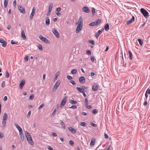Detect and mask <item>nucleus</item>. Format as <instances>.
Returning a JSON list of instances; mask_svg holds the SVG:
<instances>
[{
	"instance_id": "nucleus-1",
	"label": "nucleus",
	"mask_w": 150,
	"mask_h": 150,
	"mask_svg": "<svg viewBox=\"0 0 150 150\" xmlns=\"http://www.w3.org/2000/svg\"><path fill=\"white\" fill-rule=\"evenodd\" d=\"M60 83V81L59 80H58L56 83L54 84V86L52 88V91L55 92L58 88Z\"/></svg>"
},
{
	"instance_id": "nucleus-2",
	"label": "nucleus",
	"mask_w": 150,
	"mask_h": 150,
	"mask_svg": "<svg viewBox=\"0 0 150 150\" xmlns=\"http://www.w3.org/2000/svg\"><path fill=\"white\" fill-rule=\"evenodd\" d=\"M142 14L145 17H147L149 16V13L147 11L143 8H141L140 10Z\"/></svg>"
},
{
	"instance_id": "nucleus-3",
	"label": "nucleus",
	"mask_w": 150,
	"mask_h": 150,
	"mask_svg": "<svg viewBox=\"0 0 150 150\" xmlns=\"http://www.w3.org/2000/svg\"><path fill=\"white\" fill-rule=\"evenodd\" d=\"M101 23V20L98 19V20L92 22L89 24V25L91 26H94L95 25H98L99 24Z\"/></svg>"
},
{
	"instance_id": "nucleus-4",
	"label": "nucleus",
	"mask_w": 150,
	"mask_h": 150,
	"mask_svg": "<svg viewBox=\"0 0 150 150\" xmlns=\"http://www.w3.org/2000/svg\"><path fill=\"white\" fill-rule=\"evenodd\" d=\"M39 38L42 41L46 43H49V41L45 38L43 37L42 35H40L39 36Z\"/></svg>"
},
{
	"instance_id": "nucleus-5",
	"label": "nucleus",
	"mask_w": 150,
	"mask_h": 150,
	"mask_svg": "<svg viewBox=\"0 0 150 150\" xmlns=\"http://www.w3.org/2000/svg\"><path fill=\"white\" fill-rule=\"evenodd\" d=\"M52 32L55 35L56 38H59L60 36L59 34L58 31L55 28H53L52 30Z\"/></svg>"
},
{
	"instance_id": "nucleus-6",
	"label": "nucleus",
	"mask_w": 150,
	"mask_h": 150,
	"mask_svg": "<svg viewBox=\"0 0 150 150\" xmlns=\"http://www.w3.org/2000/svg\"><path fill=\"white\" fill-rule=\"evenodd\" d=\"M83 25L78 24V26L76 30V33H78L83 28Z\"/></svg>"
},
{
	"instance_id": "nucleus-7",
	"label": "nucleus",
	"mask_w": 150,
	"mask_h": 150,
	"mask_svg": "<svg viewBox=\"0 0 150 150\" xmlns=\"http://www.w3.org/2000/svg\"><path fill=\"white\" fill-rule=\"evenodd\" d=\"M18 8L19 10L22 13L24 14L25 13V10L24 7L19 6H18Z\"/></svg>"
},
{
	"instance_id": "nucleus-8",
	"label": "nucleus",
	"mask_w": 150,
	"mask_h": 150,
	"mask_svg": "<svg viewBox=\"0 0 150 150\" xmlns=\"http://www.w3.org/2000/svg\"><path fill=\"white\" fill-rule=\"evenodd\" d=\"M79 81L80 83L81 84H83L86 81V79L84 76H81L79 78Z\"/></svg>"
},
{
	"instance_id": "nucleus-9",
	"label": "nucleus",
	"mask_w": 150,
	"mask_h": 150,
	"mask_svg": "<svg viewBox=\"0 0 150 150\" xmlns=\"http://www.w3.org/2000/svg\"><path fill=\"white\" fill-rule=\"evenodd\" d=\"M134 20L135 18L134 16H132V18L130 19V20H128L126 22V24L127 25H129L133 23L134 21Z\"/></svg>"
},
{
	"instance_id": "nucleus-10",
	"label": "nucleus",
	"mask_w": 150,
	"mask_h": 150,
	"mask_svg": "<svg viewBox=\"0 0 150 150\" xmlns=\"http://www.w3.org/2000/svg\"><path fill=\"white\" fill-rule=\"evenodd\" d=\"M78 24H81V25H83V20L81 16H80L78 21V22L76 23V24L77 25Z\"/></svg>"
},
{
	"instance_id": "nucleus-11",
	"label": "nucleus",
	"mask_w": 150,
	"mask_h": 150,
	"mask_svg": "<svg viewBox=\"0 0 150 150\" xmlns=\"http://www.w3.org/2000/svg\"><path fill=\"white\" fill-rule=\"evenodd\" d=\"M82 11L86 13H89L90 12L89 8L86 6H84L83 8Z\"/></svg>"
},
{
	"instance_id": "nucleus-12",
	"label": "nucleus",
	"mask_w": 150,
	"mask_h": 150,
	"mask_svg": "<svg viewBox=\"0 0 150 150\" xmlns=\"http://www.w3.org/2000/svg\"><path fill=\"white\" fill-rule=\"evenodd\" d=\"M68 129L70 131L71 133L73 134H75L76 133V130L73 127H68Z\"/></svg>"
},
{
	"instance_id": "nucleus-13",
	"label": "nucleus",
	"mask_w": 150,
	"mask_h": 150,
	"mask_svg": "<svg viewBox=\"0 0 150 150\" xmlns=\"http://www.w3.org/2000/svg\"><path fill=\"white\" fill-rule=\"evenodd\" d=\"M27 139L29 143L31 145L33 146L34 145V143L31 137L27 138Z\"/></svg>"
},
{
	"instance_id": "nucleus-14",
	"label": "nucleus",
	"mask_w": 150,
	"mask_h": 150,
	"mask_svg": "<svg viewBox=\"0 0 150 150\" xmlns=\"http://www.w3.org/2000/svg\"><path fill=\"white\" fill-rule=\"evenodd\" d=\"M14 125L16 126V127L17 129H18V130L19 131V133H20V132H22L23 131L22 129L17 123H14Z\"/></svg>"
},
{
	"instance_id": "nucleus-15",
	"label": "nucleus",
	"mask_w": 150,
	"mask_h": 150,
	"mask_svg": "<svg viewBox=\"0 0 150 150\" xmlns=\"http://www.w3.org/2000/svg\"><path fill=\"white\" fill-rule=\"evenodd\" d=\"M19 133L21 140L22 141H23L24 140V137L23 131L20 132Z\"/></svg>"
},
{
	"instance_id": "nucleus-16",
	"label": "nucleus",
	"mask_w": 150,
	"mask_h": 150,
	"mask_svg": "<svg viewBox=\"0 0 150 150\" xmlns=\"http://www.w3.org/2000/svg\"><path fill=\"white\" fill-rule=\"evenodd\" d=\"M21 37L23 40H25L26 39V37L25 36V32L23 30L21 31Z\"/></svg>"
},
{
	"instance_id": "nucleus-17",
	"label": "nucleus",
	"mask_w": 150,
	"mask_h": 150,
	"mask_svg": "<svg viewBox=\"0 0 150 150\" xmlns=\"http://www.w3.org/2000/svg\"><path fill=\"white\" fill-rule=\"evenodd\" d=\"M98 87L96 84H94L93 85L92 87V89L94 91H96L98 89Z\"/></svg>"
},
{
	"instance_id": "nucleus-18",
	"label": "nucleus",
	"mask_w": 150,
	"mask_h": 150,
	"mask_svg": "<svg viewBox=\"0 0 150 150\" xmlns=\"http://www.w3.org/2000/svg\"><path fill=\"white\" fill-rule=\"evenodd\" d=\"M67 100L66 98H64L62 100L61 103V106L62 107L65 104V103L66 101Z\"/></svg>"
},
{
	"instance_id": "nucleus-19",
	"label": "nucleus",
	"mask_w": 150,
	"mask_h": 150,
	"mask_svg": "<svg viewBox=\"0 0 150 150\" xmlns=\"http://www.w3.org/2000/svg\"><path fill=\"white\" fill-rule=\"evenodd\" d=\"M25 83V81L24 80H22L21 83H20L19 86L21 88H22Z\"/></svg>"
},
{
	"instance_id": "nucleus-20",
	"label": "nucleus",
	"mask_w": 150,
	"mask_h": 150,
	"mask_svg": "<svg viewBox=\"0 0 150 150\" xmlns=\"http://www.w3.org/2000/svg\"><path fill=\"white\" fill-rule=\"evenodd\" d=\"M95 138H93L91 140L90 143V145L91 146H93L95 144Z\"/></svg>"
},
{
	"instance_id": "nucleus-21",
	"label": "nucleus",
	"mask_w": 150,
	"mask_h": 150,
	"mask_svg": "<svg viewBox=\"0 0 150 150\" xmlns=\"http://www.w3.org/2000/svg\"><path fill=\"white\" fill-rule=\"evenodd\" d=\"M76 89L80 93H82L84 91V90H83V88H81L77 87H76Z\"/></svg>"
},
{
	"instance_id": "nucleus-22",
	"label": "nucleus",
	"mask_w": 150,
	"mask_h": 150,
	"mask_svg": "<svg viewBox=\"0 0 150 150\" xmlns=\"http://www.w3.org/2000/svg\"><path fill=\"white\" fill-rule=\"evenodd\" d=\"M45 23L46 25H49L50 23V21L49 18L48 17H47L45 19Z\"/></svg>"
},
{
	"instance_id": "nucleus-23",
	"label": "nucleus",
	"mask_w": 150,
	"mask_h": 150,
	"mask_svg": "<svg viewBox=\"0 0 150 150\" xmlns=\"http://www.w3.org/2000/svg\"><path fill=\"white\" fill-rule=\"evenodd\" d=\"M106 31H108L109 29V26L108 23L106 24L104 27Z\"/></svg>"
},
{
	"instance_id": "nucleus-24",
	"label": "nucleus",
	"mask_w": 150,
	"mask_h": 150,
	"mask_svg": "<svg viewBox=\"0 0 150 150\" xmlns=\"http://www.w3.org/2000/svg\"><path fill=\"white\" fill-rule=\"evenodd\" d=\"M8 118V116L6 113H5L4 115V116L3 117V120H7Z\"/></svg>"
},
{
	"instance_id": "nucleus-25",
	"label": "nucleus",
	"mask_w": 150,
	"mask_h": 150,
	"mask_svg": "<svg viewBox=\"0 0 150 150\" xmlns=\"http://www.w3.org/2000/svg\"><path fill=\"white\" fill-rule=\"evenodd\" d=\"M25 134L27 138L31 137L30 134L27 131H25Z\"/></svg>"
},
{
	"instance_id": "nucleus-26",
	"label": "nucleus",
	"mask_w": 150,
	"mask_h": 150,
	"mask_svg": "<svg viewBox=\"0 0 150 150\" xmlns=\"http://www.w3.org/2000/svg\"><path fill=\"white\" fill-rule=\"evenodd\" d=\"M60 124H61V125L62 127V128L64 129H65V128H66V127H65V125L64 123V122L62 121V120H60Z\"/></svg>"
},
{
	"instance_id": "nucleus-27",
	"label": "nucleus",
	"mask_w": 150,
	"mask_h": 150,
	"mask_svg": "<svg viewBox=\"0 0 150 150\" xmlns=\"http://www.w3.org/2000/svg\"><path fill=\"white\" fill-rule=\"evenodd\" d=\"M1 43L2 44V47H5L6 46L7 42L4 40Z\"/></svg>"
},
{
	"instance_id": "nucleus-28",
	"label": "nucleus",
	"mask_w": 150,
	"mask_h": 150,
	"mask_svg": "<svg viewBox=\"0 0 150 150\" xmlns=\"http://www.w3.org/2000/svg\"><path fill=\"white\" fill-rule=\"evenodd\" d=\"M59 71H57L56 72V73L55 74V76L54 78V81L57 79V77L59 76Z\"/></svg>"
},
{
	"instance_id": "nucleus-29",
	"label": "nucleus",
	"mask_w": 150,
	"mask_h": 150,
	"mask_svg": "<svg viewBox=\"0 0 150 150\" xmlns=\"http://www.w3.org/2000/svg\"><path fill=\"white\" fill-rule=\"evenodd\" d=\"M8 0H5L4 2V5L5 8H6L8 5Z\"/></svg>"
},
{
	"instance_id": "nucleus-30",
	"label": "nucleus",
	"mask_w": 150,
	"mask_h": 150,
	"mask_svg": "<svg viewBox=\"0 0 150 150\" xmlns=\"http://www.w3.org/2000/svg\"><path fill=\"white\" fill-rule=\"evenodd\" d=\"M53 6V4H52V3L50 4V5L49 6L48 10L51 11Z\"/></svg>"
},
{
	"instance_id": "nucleus-31",
	"label": "nucleus",
	"mask_w": 150,
	"mask_h": 150,
	"mask_svg": "<svg viewBox=\"0 0 150 150\" xmlns=\"http://www.w3.org/2000/svg\"><path fill=\"white\" fill-rule=\"evenodd\" d=\"M69 102L72 104H76L77 103V102L72 99L69 100Z\"/></svg>"
},
{
	"instance_id": "nucleus-32",
	"label": "nucleus",
	"mask_w": 150,
	"mask_h": 150,
	"mask_svg": "<svg viewBox=\"0 0 150 150\" xmlns=\"http://www.w3.org/2000/svg\"><path fill=\"white\" fill-rule=\"evenodd\" d=\"M34 14H35L34 13H33L32 12L31 13L30 16V17H29V19H30V20H31L33 19V16L34 15Z\"/></svg>"
},
{
	"instance_id": "nucleus-33",
	"label": "nucleus",
	"mask_w": 150,
	"mask_h": 150,
	"mask_svg": "<svg viewBox=\"0 0 150 150\" xmlns=\"http://www.w3.org/2000/svg\"><path fill=\"white\" fill-rule=\"evenodd\" d=\"M2 125L4 127H5L6 126V120H3L2 122Z\"/></svg>"
},
{
	"instance_id": "nucleus-34",
	"label": "nucleus",
	"mask_w": 150,
	"mask_h": 150,
	"mask_svg": "<svg viewBox=\"0 0 150 150\" xmlns=\"http://www.w3.org/2000/svg\"><path fill=\"white\" fill-rule=\"evenodd\" d=\"M98 112V110L96 109H94L92 111V113L94 114H96Z\"/></svg>"
},
{
	"instance_id": "nucleus-35",
	"label": "nucleus",
	"mask_w": 150,
	"mask_h": 150,
	"mask_svg": "<svg viewBox=\"0 0 150 150\" xmlns=\"http://www.w3.org/2000/svg\"><path fill=\"white\" fill-rule=\"evenodd\" d=\"M129 58L131 59H132V53L130 51H129Z\"/></svg>"
},
{
	"instance_id": "nucleus-36",
	"label": "nucleus",
	"mask_w": 150,
	"mask_h": 150,
	"mask_svg": "<svg viewBox=\"0 0 150 150\" xmlns=\"http://www.w3.org/2000/svg\"><path fill=\"white\" fill-rule=\"evenodd\" d=\"M77 70L76 69H74L71 71V73L72 74H75L76 73Z\"/></svg>"
},
{
	"instance_id": "nucleus-37",
	"label": "nucleus",
	"mask_w": 150,
	"mask_h": 150,
	"mask_svg": "<svg viewBox=\"0 0 150 150\" xmlns=\"http://www.w3.org/2000/svg\"><path fill=\"white\" fill-rule=\"evenodd\" d=\"M86 123L84 122H81L80 123V125L83 126V127H85L86 126Z\"/></svg>"
},
{
	"instance_id": "nucleus-38",
	"label": "nucleus",
	"mask_w": 150,
	"mask_h": 150,
	"mask_svg": "<svg viewBox=\"0 0 150 150\" xmlns=\"http://www.w3.org/2000/svg\"><path fill=\"white\" fill-rule=\"evenodd\" d=\"M138 42L139 44L141 45H143V41H142V40L140 39H138Z\"/></svg>"
},
{
	"instance_id": "nucleus-39",
	"label": "nucleus",
	"mask_w": 150,
	"mask_h": 150,
	"mask_svg": "<svg viewBox=\"0 0 150 150\" xmlns=\"http://www.w3.org/2000/svg\"><path fill=\"white\" fill-rule=\"evenodd\" d=\"M34 97V94H31L30 95L29 98V100H32Z\"/></svg>"
},
{
	"instance_id": "nucleus-40",
	"label": "nucleus",
	"mask_w": 150,
	"mask_h": 150,
	"mask_svg": "<svg viewBox=\"0 0 150 150\" xmlns=\"http://www.w3.org/2000/svg\"><path fill=\"white\" fill-rule=\"evenodd\" d=\"M92 13L93 15H94L95 13V9L94 8H91Z\"/></svg>"
},
{
	"instance_id": "nucleus-41",
	"label": "nucleus",
	"mask_w": 150,
	"mask_h": 150,
	"mask_svg": "<svg viewBox=\"0 0 150 150\" xmlns=\"http://www.w3.org/2000/svg\"><path fill=\"white\" fill-rule=\"evenodd\" d=\"M149 90V89H148L146 91V93H145V96L146 97V100H147V98H148V95H147V93H148V91Z\"/></svg>"
},
{
	"instance_id": "nucleus-42",
	"label": "nucleus",
	"mask_w": 150,
	"mask_h": 150,
	"mask_svg": "<svg viewBox=\"0 0 150 150\" xmlns=\"http://www.w3.org/2000/svg\"><path fill=\"white\" fill-rule=\"evenodd\" d=\"M18 43V42L17 41H14L13 40H12L11 41V44L12 45L17 44Z\"/></svg>"
},
{
	"instance_id": "nucleus-43",
	"label": "nucleus",
	"mask_w": 150,
	"mask_h": 150,
	"mask_svg": "<svg viewBox=\"0 0 150 150\" xmlns=\"http://www.w3.org/2000/svg\"><path fill=\"white\" fill-rule=\"evenodd\" d=\"M38 47L40 50L41 51L42 50V47L40 45H38Z\"/></svg>"
},
{
	"instance_id": "nucleus-44",
	"label": "nucleus",
	"mask_w": 150,
	"mask_h": 150,
	"mask_svg": "<svg viewBox=\"0 0 150 150\" xmlns=\"http://www.w3.org/2000/svg\"><path fill=\"white\" fill-rule=\"evenodd\" d=\"M89 42L93 45H94L95 44V42L93 40H89Z\"/></svg>"
},
{
	"instance_id": "nucleus-45",
	"label": "nucleus",
	"mask_w": 150,
	"mask_h": 150,
	"mask_svg": "<svg viewBox=\"0 0 150 150\" xmlns=\"http://www.w3.org/2000/svg\"><path fill=\"white\" fill-rule=\"evenodd\" d=\"M5 81H2L1 85V86L3 88H4L5 87Z\"/></svg>"
},
{
	"instance_id": "nucleus-46",
	"label": "nucleus",
	"mask_w": 150,
	"mask_h": 150,
	"mask_svg": "<svg viewBox=\"0 0 150 150\" xmlns=\"http://www.w3.org/2000/svg\"><path fill=\"white\" fill-rule=\"evenodd\" d=\"M5 76L6 77L8 78L9 76V74L8 72L7 71H6L5 73Z\"/></svg>"
},
{
	"instance_id": "nucleus-47",
	"label": "nucleus",
	"mask_w": 150,
	"mask_h": 150,
	"mask_svg": "<svg viewBox=\"0 0 150 150\" xmlns=\"http://www.w3.org/2000/svg\"><path fill=\"white\" fill-rule=\"evenodd\" d=\"M44 104L43 103L42 104L40 105L38 109L39 110H40L44 106Z\"/></svg>"
},
{
	"instance_id": "nucleus-48",
	"label": "nucleus",
	"mask_w": 150,
	"mask_h": 150,
	"mask_svg": "<svg viewBox=\"0 0 150 150\" xmlns=\"http://www.w3.org/2000/svg\"><path fill=\"white\" fill-rule=\"evenodd\" d=\"M56 109H55L54 110L53 112L52 113V115L53 116H54L55 115L56 113Z\"/></svg>"
},
{
	"instance_id": "nucleus-49",
	"label": "nucleus",
	"mask_w": 150,
	"mask_h": 150,
	"mask_svg": "<svg viewBox=\"0 0 150 150\" xmlns=\"http://www.w3.org/2000/svg\"><path fill=\"white\" fill-rule=\"evenodd\" d=\"M88 101L87 98L85 99V106L88 105Z\"/></svg>"
},
{
	"instance_id": "nucleus-50",
	"label": "nucleus",
	"mask_w": 150,
	"mask_h": 150,
	"mask_svg": "<svg viewBox=\"0 0 150 150\" xmlns=\"http://www.w3.org/2000/svg\"><path fill=\"white\" fill-rule=\"evenodd\" d=\"M88 109H90L92 108V106L90 105H86L85 106Z\"/></svg>"
},
{
	"instance_id": "nucleus-51",
	"label": "nucleus",
	"mask_w": 150,
	"mask_h": 150,
	"mask_svg": "<svg viewBox=\"0 0 150 150\" xmlns=\"http://www.w3.org/2000/svg\"><path fill=\"white\" fill-rule=\"evenodd\" d=\"M31 113V111L30 110H29L28 112L27 115V118H29L30 117V115Z\"/></svg>"
},
{
	"instance_id": "nucleus-52",
	"label": "nucleus",
	"mask_w": 150,
	"mask_h": 150,
	"mask_svg": "<svg viewBox=\"0 0 150 150\" xmlns=\"http://www.w3.org/2000/svg\"><path fill=\"white\" fill-rule=\"evenodd\" d=\"M76 108H77V106H76L73 105V106H71V107H69V108L72 109H75Z\"/></svg>"
},
{
	"instance_id": "nucleus-53",
	"label": "nucleus",
	"mask_w": 150,
	"mask_h": 150,
	"mask_svg": "<svg viewBox=\"0 0 150 150\" xmlns=\"http://www.w3.org/2000/svg\"><path fill=\"white\" fill-rule=\"evenodd\" d=\"M67 78L69 80H71L72 79V77L69 75H67Z\"/></svg>"
},
{
	"instance_id": "nucleus-54",
	"label": "nucleus",
	"mask_w": 150,
	"mask_h": 150,
	"mask_svg": "<svg viewBox=\"0 0 150 150\" xmlns=\"http://www.w3.org/2000/svg\"><path fill=\"white\" fill-rule=\"evenodd\" d=\"M70 82L73 85H75V83L74 80H71Z\"/></svg>"
},
{
	"instance_id": "nucleus-55",
	"label": "nucleus",
	"mask_w": 150,
	"mask_h": 150,
	"mask_svg": "<svg viewBox=\"0 0 150 150\" xmlns=\"http://www.w3.org/2000/svg\"><path fill=\"white\" fill-rule=\"evenodd\" d=\"M86 53L88 55H90L91 54V52L90 50H88L87 51Z\"/></svg>"
},
{
	"instance_id": "nucleus-56",
	"label": "nucleus",
	"mask_w": 150,
	"mask_h": 150,
	"mask_svg": "<svg viewBox=\"0 0 150 150\" xmlns=\"http://www.w3.org/2000/svg\"><path fill=\"white\" fill-rule=\"evenodd\" d=\"M28 56H26L25 58H24V60L26 62H27L28 61Z\"/></svg>"
},
{
	"instance_id": "nucleus-57",
	"label": "nucleus",
	"mask_w": 150,
	"mask_h": 150,
	"mask_svg": "<svg viewBox=\"0 0 150 150\" xmlns=\"http://www.w3.org/2000/svg\"><path fill=\"white\" fill-rule=\"evenodd\" d=\"M4 137V134L2 132H0V138L2 139Z\"/></svg>"
},
{
	"instance_id": "nucleus-58",
	"label": "nucleus",
	"mask_w": 150,
	"mask_h": 150,
	"mask_svg": "<svg viewBox=\"0 0 150 150\" xmlns=\"http://www.w3.org/2000/svg\"><path fill=\"white\" fill-rule=\"evenodd\" d=\"M91 59L92 62H94V58L93 56H91Z\"/></svg>"
},
{
	"instance_id": "nucleus-59",
	"label": "nucleus",
	"mask_w": 150,
	"mask_h": 150,
	"mask_svg": "<svg viewBox=\"0 0 150 150\" xmlns=\"http://www.w3.org/2000/svg\"><path fill=\"white\" fill-rule=\"evenodd\" d=\"M145 102L144 103V106H146L147 104V100H146L145 98H144Z\"/></svg>"
},
{
	"instance_id": "nucleus-60",
	"label": "nucleus",
	"mask_w": 150,
	"mask_h": 150,
	"mask_svg": "<svg viewBox=\"0 0 150 150\" xmlns=\"http://www.w3.org/2000/svg\"><path fill=\"white\" fill-rule=\"evenodd\" d=\"M52 135L54 137H56L57 136V134L54 132H52Z\"/></svg>"
},
{
	"instance_id": "nucleus-61",
	"label": "nucleus",
	"mask_w": 150,
	"mask_h": 150,
	"mask_svg": "<svg viewBox=\"0 0 150 150\" xmlns=\"http://www.w3.org/2000/svg\"><path fill=\"white\" fill-rule=\"evenodd\" d=\"M56 14L58 16H60L61 15V13L59 12H57Z\"/></svg>"
},
{
	"instance_id": "nucleus-62",
	"label": "nucleus",
	"mask_w": 150,
	"mask_h": 150,
	"mask_svg": "<svg viewBox=\"0 0 150 150\" xmlns=\"http://www.w3.org/2000/svg\"><path fill=\"white\" fill-rule=\"evenodd\" d=\"M47 149L49 150H53V148L51 146H48Z\"/></svg>"
},
{
	"instance_id": "nucleus-63",
	"label": "nucleus",
	"mask_w": 150,
	"mask_h": 150,
	"mask_svg": "<svg viewBox=\"0 0 150 150\" xmlns=\"http://www.w3.org/2000/svg\"><path fill=\"white\" fill-rule=\"evenodd\" d=\"M35 7H33L32 10V11L31 12L33 13H35Z\"/></svg>"
},
{
	"instance_id": "nucleus-64",
	"label": "nucleus",
	"mask_w": 150,
	"mask_h": 150,
	"mask_svg": "<svg viewBox=\"0 0 150 150\" xmlns=\"http://www.w3.org/2000/svg\"><path fill=\"white\" fill-rule=\"evenodd\" d=\"M69 143L71 145H72L74 144V142L72 140H70L69 141Z\"/></svg>"
}]
</instances>
